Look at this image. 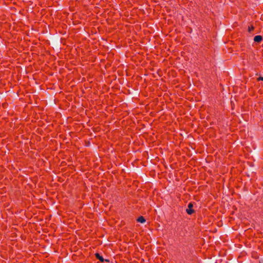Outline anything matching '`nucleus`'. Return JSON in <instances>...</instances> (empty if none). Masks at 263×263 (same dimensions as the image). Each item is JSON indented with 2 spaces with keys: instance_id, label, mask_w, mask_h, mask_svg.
<instances>
[{
  "instance_id": "5",
  "label": "nucleus",
  "mask_w": 263,
  "mask_h": 263,
  "mask_svg": "<svg viewBox=\"0 0 263 263\" xmlns=\"http://www.w3.org/2000/svg\"><path fill=\"white\" fill-rule=\"evenodd\" d=\"M253 30H254V27L253 26L249 27V28H248L249 32H250L252 31H253Z\"/></svg>"
},
{
  "instance_id": "3",
  "label": "nucleus",
  "mask_w": 263,
  "mask_h": 263,
  "mask_svg": "<svg viewBox=\"0 0 263 263\" xmlns=\"http://www.w3.org/2000/svg\"><path fill=\"white\" fill-rule=\"evenodd\" d=\"M262 40V37L261 35H256L254 38V41L255 42H260Z\"/></svg>"
},
{
  "instance_id": "6",
  "label": "nucleus",
  "mask_w": 263,
  "mask_h": 263,
  "mask_svg": "<svg viewBox=\"0 0 263 263\" xmlns=\"http://www.w3.org/2000/svg\"><path fill=\"white\" fill-rule=\"evenodd\" d=\"M257 81H263V77H259L257 78Z\"/></svg>"
},
{
  "instance_id": "4",
  "label": "nucleus",
  "mask_w": 263,
  "mask_h": 263,
  "mask_svg": "<svg viewBox=\"0 0 263 263\" xmlns=\"http://www.w3.org/2000/svg\"><path fill=\"white\" fill-rule=\"evenodd\" d=\"M137 221L139 222L143 223L145 221V219L143 216H140L137 219Z\"/></svg>"
},
{
  "instance_id": "1",
  "label": "nucleus",
  "mask_w": 263,
  "mask_h": 263,
  "mask_svg": "<svg viewBox=\"0 0 263 263\" xmlns=\"http://www.w3.org/2000/svg\"><path fill=\"white\" fill-rule=\"evenodd\" d=\"M193 205L192 203H190L188 205V208L186 209V213L189 214L191 215L194 212V210H193Z\"/></svg>"
},
{
  "instance_id": "7",
  "label": "nucleus",
  "mask_w": 263,
  "mask_h": 263,
  "mask_svg": "<svg viewBox=\"0 0 263 263\" xmlns=\"http://www.w3.org/2000/svg\"><path fill=\"white\" fill-rule=\"evenodd\" d=\"M259 263H263V260H261L259 261Z\"/></svg>"
},
{
  "instance_id": "2",
  "label": "nucleus",
  "mask_w": 263,
  "mask_h": 263,
  "mask_svg": "<svg viewBox=\"0 0 263 263\" xmlns=\"http://www.w3.org/2000/svg\"><path fill=\"white\" fill-rule=\"evenodd\" d=\"M95 256L97 259H98L100 261L104 262V261H107L109 262V260L108 259H104L102 256H101L99 253H97L95 254Z\"/></svg>"
}]
</instances>
